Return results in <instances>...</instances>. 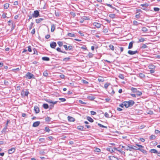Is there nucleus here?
Masks as SVG:
<instances>
[{
    "instance_id": "ddd939ff",
    "label": "nucleus",
    "mask_w": 160,
    "mask_h": 160,
    "mask_svg": "<svg viewBox=\"0 0 160 160\" xmlns=\"http://www.w3.org/2000/svg\"><path fill=\"white\" fill-rule=\"evenodd\" d=\"M113 149L114 150H116L117 151H118L122 155H124L125 154V152L124 151H122L121 149H120L119 150H118L116 148H113Z\"/></svg>"
},
{
    "instance_id": "e433bc0d",
    "label": "nucleus",
    "mask_w": 160,
    "mask_h": 160,
    "mask_svg": "<svg viewBox=\"0 0 160 160\" xmlns=\"http://www.w3.org/2000/svg\"><path fill=\"white\" fill-rule=\"evenodd\" d=\"M84 127L82 126H79L78 127V129L81 130H83Z\"/></svg>"
},
{
    "instance_id": "79ce46f5",
    "label": "nucleus",
    "mask_w": 160,
    "mask_h": 160,
    "mask_svg": "<svg viewBox=\"0 0 160 160\" xmlns=\"http://www.w3.org/2000/svg\"><path fill=\"white\" fill-rule=\"evenodd\" d=\"M136 95L138 96H141L142 94V93L141 92L139 91H137V92H136Z\"/></svg>"
},
{
    "instance_id": "e2e57ef3",
    "label": "nucleus",
    "mask_w": 160,
    "mask_h": 160,
    "mask_svg": "<svg viewBox=\"0 0 160 160\" xmlns=\"http://www.w3.org/2000/svg\"><path fill=\"white\" fill-rule=\"evenodd\" d=\"M79 102L80 103L82 104H86V102H83L82 100H79Z\"/></svg>"
},
{
    "instance_id": "f704fd0d",
    "label": "nucleus",
    "mask_w": 160,
    "mask_h": 160,
    "mask_svg": "<svg viewBox=\"0 0 160 160\" xmlns=\"http://www.w3.org/2000/svg\"><path fill=\"white\" fill-rule=\"evenodd\" d=\"M142 30L144 32H146L148 31V29L146 27H142Z\"/></svg>"
},
{
    "instance_id": "423d86ee",
    "label": "nucleus",
    "mask_w": 160,
    "mask_h": 160,
    "mask_svg": "<svg viewBox=\"0 0 160 160\" xmlns=\"http://www.w3.org/2000/svg\"><path fill=\"white\" fill-rule=\"evenodd\" d=\"M15 151V148H12L8 150V152L9 154H12Z\"/></svg>"
},
{
    "instance_id": "4c0bfd02",
    "label": "nucleus",
    "mask_w": 160,
    "mask_h": 160,
    "mask_svg": "<svg viewBox=\"0 0 160 160\" xmlns=\"http://www.w3.org/2000/svg\"><path fill=\"white\" fill-rule=\"evenodd\" d=\"M118 77L122 79H123L124 78L123 75L121 74H119Z\"/></svg>"
},
{
    "instance_id": "8fccbe9b",
    "label": "nucleus",
    "mask_w": 160,
    "mask_h": 160,
    "mask_svg": "<svg viewBox=\"0 0 160 160\" xmlns=\"http://www.w3.org/2000/svg\"><path fill=\"white\" fill-rule=\"evenodd\" d=\"M33 24V22H31L29 26V29L30 30L32 28V25Z\"/></svg>"
},
{
    "instance_id": "c85d7f7f",
    "label": "nucleus",
    "mask_w": 160,
    "mask_h": 160,
    "mask_svg": "<svg viewBox=\"0 0 160 160\" xmlns=\"http://www.w3.org/2000/svg\"><path fill=\"white\" fill-rule=\"evenodd\" d=\"M110 85V83H109L107 82L104 85V87L105 89H106L108 88V86Z\"/></svg>"
},
{
    "instance_id": "7c9ffc66",
    "label": "nucleus",
    "mask_w": 160,
    "mask_h": 160,
    "mask_svg": "<svg viewBox=\"0 0 160 160\" xmlns=\"http://www.w3.org/2000/svg\"><path fill=\"white\" fill-rule=\"evenodd\" d=\"M55 26L54 24H52L51 25V32H54L55 30Z\"/></svg>"
},
{
    "instance_id": "72a5a7b5",
    "label": "nucleus",
    "mask_w": 160,
    "mask_h": 160,
    "mask_svg": "<svg viewBox=\"0 0 160 160\" xmlns=\"http://www.w3.org/2000/svg\"><path fill=\"white\" fill-rule=\"evenodd\" d=\"M131 90L132 92H135V93H136V92H137V91L138 90L137 88L132 87L131 88Z\"/></svg>"
},
{
    "instance_id": "aec40b11",
    "label": "nucleus",
    "mask_w": 160,
    "mask_h": 160,
    "mask_svg": "<svg viewBox=\"0 0 160 160\" xmlns=\"http://www.w3.org/2000/svg\"><path fill=\"white\" fill-rule=\"evenodd\" d=\"M42 59L43 61H49L50 60V58L48 57H42Z\"/></svg>"
},
{
    "instance_id": "4be33fe9",
    "label": "nucleus",
    "mask_w": 160,
    "mask_h": 160,
    "mask_svg": "<svg viewBox=\"0 0 160 160\" xmlns=\"http://www.w3.org/2000/svg\"><path fill=\"white\" fill-rule=\"evenodd\" d=\"M138 75L141 78H142L145 77V75L142 73H139Z\"/></svg>"
},
{
    "instance_id": "338daca9",
    "label": "nucleus",
    "mask_w": 160,
    "mask_h": 160,
    "mask_svg": "<svg viewBox=\"0 0 160 160\" xmlns=\"http://www.w3.org/2000/svg\"><path fill=\"white\" fill-rule=\"evenodd\" d=\"M45 130L46 132H49L50 130L48 128L46 127L45 128Z\"/></svg>"
},
{
    "instance_id": "5fc2aeb1",
    "label": "nucleus",
    "mask_w": 160,
    "mask_h": 160,
    "mask_svg": "<svg viewBox=\"0 0 160 160\" xmlns=\"http://www.w3.org/2000/svg\"><path fill=\"white\" fill-rule=\"evenodd\" d=\"M107 150L111 152H113L115 150L114 149H113V148L112 149L110 148H107Z\"/></svg>"
},
{
    "instance_id": "9b49d317",
    "label": "nucleus",
    "mask_w": 160,
    "mask_h": 160,
    "mask_svg": "<svg viewBox=\"0 0 160 160\" xmlns=\"http://www.w3.org/2000/svg\"><path fill=\"white\" fill-rule=\"evenodd\" d=\"M40 122L39 121H37L33 123L32 126L34 127H36L38 126L40 124Z\"/></svg>"
},
{
    "instance_id": "49530a36",
    "label": "nucleus",
    "mask_w": 160,
    "mask_h": 160,
    "mask_svg": "<svg viewBox=\"0 0 160 160\" xmlns=\"http://www.w3.org/2000/svg\"><path fill=\"white\" fill-rule=\"evenodd\" d=\"M133 24L134 25H138L139 23H138V22L136 21H133Z\"/></svg>"
},
{
    "instance_id": "864d4df0",
    "label": "nucleus",
    "mask_w": 160,
    "mask_h": 160,
    "mask_svg": "<svg viewBox=\"0 0 160 160\" xmlns=\"http://www.w3.org/2000/svg\"><path fill=\"white\" fill-rule=\"evenodd\" d=\"M109 47L111 50H112V51L114 50V46L113 45L111 44L109 45Z\"/></svg>"
},
{
    "instance_id": "f8f14e48",
    "label": "nucleus",
    "mask_w": 160,
    "mask_h": 160,
    "mask_svg": "<svg viewBox=\"0 0 160 160\" xmlns=\"http://www.w3.org/2000/svg\"><path fill=\"white\" fill-rule=\"evenodd\" d=\"M138 149V150H139L142 152L143 153H144V154L146 155L147 154V151L143 149H142V148H138V149Z\"/></svg>"
},
{
    "instance_id": "dca6fc26",
    "label": "nucleus",
    "mask_w": 160,
    "mask_h": 160,
    "mask_svg": "<svg viewBox=\"0 0 160 160\" xmlns=\"http://www.w3.org/2000/svg\"><path fill=\"white\" fill-rule=\"evenodd\" d=\"M68 120L70 122H73L75 121V119L72 117L68 116Z\"/></svg>"
},
{
    "instance_id": "9d476101",
    "label": "nucleus",
    "mask_w": 160,
    "mask_h": 160,
    "mask_svg": "<svg viewBox=\"0 0 160 160\" xmlns=\"http://www.w3.org/2000/svg\"><path fill=\"white\" fill-rule=\"evenodd\" d=\"M34 110L36 113H38L40 112L39 108L37 106H34Z\"/></svg>"
},
{
    "instance_id": "cd10ccee",
    "label": "nucleus",
    "mask_w": 160,
    "mask_h": 160,
    "mask_svg": "<svg viewBox=\"0 0 160 160\" xmlns=\"http://www.w3.org/2000/svg\"><path fill=\"white\" fill-rule=\"evenodd\" d=\"M116 15L114 14H110L109 15V17L112 18H115Z\"/></svg>"
},
{
    "instance_id": "09e8293b",
    "label": "nucleus",
    "mask_w": 160,
    "mask_h": 160,
    "mask_svg": "<svg viewBox=\"0 0 160 160\" xmlns=\"http://www.w3.org/2000/svg\"><path fill=\"white\" fill-rule=\"evenodd\" d=\"M94 151L96 152H99L101 151V150L99 148H95Z\"/></svg>"
},
{
    "instance_id": "3c124183",
    "label": "nucleus",
    "mask_w": 160,
    "mask_h": 160,
    "mask_svg": "<svg viewBox=\"0 0 160 160\" xmlns=\"http://www.w3.org/2000/svg\"><path fill=\"white\" fill-rule=\"evenodd\" d=\"M153 9L155 12H158L159 11L160 8H158L155 7L153 8Z\"/></svg>"
},
{
    "instance_id": "7ed1b4c3",
    "label": "nucleus",
    "mask_w": 160,
    "mask_h": 160,
    "mask_svg": "<svg viewBox=\"0 0 160 160\" xmlns=\"http://www.w3.org/2000/svg\"><path fill=\"white\" fill-rule=\"evenodd\" d=\"M149 5V4L146 3L144 4H141L140 5V6H141L142 7L141 8L142 9L144 10H145L146 9V8H147V7H148Z\"/></svg>"
},
{
    "instance_id": "69168bd1",
    "label": "nucleus",
    "mask_w": 160,
    "mask_h": 160,
    "mask_svg": "<svg viewBox=\"0 0 160 160\" xmlns=\"http://www.w3.org/2000/svg\"><path fill=\"white\" fill-rule=\"evenodd\" d=\"M53 139V138L52 136H50V137H48L47 138V139L48 140V139H49L50 140H52Z\"/></svg>"
},
{
    "instance_id": "774afa93",
    "label": "nucleus",
    "mask_w": 160,
    "mask_h": 160,
    "mask_svg": "<svg viewBox=\"0 0 160 160\" xmlns=\"http://www.w3.org/2000/svg\"><path fill=\"white\" fill-rule=\"evenodd\" d=\"M104 115H105V117L106 118H108L109 117L108 114L107 112L105 113L104 114Z\"/></svg>"
},
{
    "instance_id": "13d9d810",
    "label": "nucleus",
    "mask_w": 160,
    "mask_h": 160,
    "mask_svg": "<svg viewBox=\"0 0 160 160\" xmlns=\"http://www.w3.org/2000/svg\"><path fill=\"white\" fill-rule=\"evenodd\" d=\"M33 51H34V52L33 53V54H38V52L36 50V49L35 48H34L33 49Z\"/></svg>"
},
{
    "instance_id": "0e129e2a",
    "label": "nucleus",
    "mask_w": 160,
    "mask_h": 160,
    "mask_svg": "<svg viewBox=\"0 0 160 160\" xmlns=\"http://www.w3.org/2000/svg\"><path fill=\"white\" fill-rule=\"evenodd\" d=\"M72 46H69L68 47V49L69 50H71L72 49Z\"/></svg>"
},
{
    "instance_id": "a19ab883",
    "label": "nucleus",
    "mask_w": 160,
    "mask_h": 160,
    "mask_svg": "<svg viewBox=\"0 0 160 160\" xmlns=\"http://www.w3.org/2000/svg\"><path fill=\"white\" fill-rule=\"evenodd\" d=\"M148 47L146 44H144L142 45V46L140 47L141 48L145 49L147 48Z\"/></svg>"
},
{
    "instance_id": "0eeeda50",
    "label": "nucleus",
    "mask_w": 160,
    "mask_h": 160,
    "mask_svg": "<svg viewBox=\"0 0 160 160\" xmlns=\"http://www.w3.org/2000/svg\"><path fill=\"white\" fill-rule=\"evenodd\" d=\"M93 25L98 28H99L101 27V24L97 22H94L93 23Z\"/></svg>"
},
{
    "instance_id": "58836bf2",
    "label": "nucleus",
    "mask_w": 160,
    "mask_h": 160,
    "mask_svg": "<svg viewBox=\"0 0 160 160\" xmlns=\"http://www.w3.org/2000/svg\"><path fill=\"white\" fill-rule=\"evenodd\" d=\"M7 127L5 126L3 129L2 131V133L4 132L5 133L6 132L7 129Z\"/></svg>"
},
{
    "instance_id": "b1692460",
    "label": "nucleus",
    "mask_w": 160,
    "mask_h": 160,
    "mask_svg": "<svg viewBox=\"0 0 160 160\" xmlns=\"http://www.w3.org/2000/svg\"><path fill=\"white\" fill-rule=\"evenodd\" d=\"M67 35L71 37H75V35L74 34L70 33H68Z\"/></svg>"
},
{
    "instance_id": "37998d69",
    "label": "nucleus",
    "mask_w": 160,
    "mask_h": 160,
    "mask_svg": "<svg viewBox=\"0 0 160 160\" xmlns=\"http://www.w3.org/2000/svg\"><path fill=\"white\" fill-rule=\"evenodd\" d=\"M156 138V137L154 135H152L150 137V139L151 140L154 139Z\"/></svg>"
},
{
    "instance_id": "052dcab7",
    "label": "nucleus",
    "mask_w": 160,
    "mask_h": 160,
    "mask_svg": "<svg viewBox=\"0 0 160 160\" xmlns=\"http://www.w3.org/2000/svg\"><path fill=\"white\" fill-rule=\"evenodd\" d=\"M98 125L99 126V127H101V128H107L105 126H104V125L100 124V123H98Z\"/></svg>"
},
{
    "instance_id": "de8ad7c7",
    "label": "nucleus",
    "mask_w": 160,
    "mask_h": 160,
    "mask_svg": "<svg viewBox=\"0 0 160 160\" xmlns=\"http://www.w3.org/2000/svg\"><path fill=\"white\" fill-rule=\"evenodd\" d=\"M70 58L69 57L65 58L63 59V61H68L70 60Z\"/></svg>"
},
{
    "instance_id": "473e14b6",
    "label": "nucleus",
    "mask_w": 160,
    "mask_h": 160,
    "mask_svg": "<svg viewBox=\"0 0 160 160\" xmlns=\"http://www.w3.org/2000/svg\"><path fill=\"white\" fill-rule=\"evenodd\" d=\"M9 4L8 3H5L4 5V7L5 9H7L9 7Z\"/></svg>"
},
{
    "instance_id": "4468645a",
    "label": "nucleus",
    "mask_w": 160,
    "mask_h": 160,
    "mask_svg": "<svg viewBox=\"0 0 160 160\" xmlns=\"http://www.w3.org/2000/svg\"><path fill=\"white\" fill-rule=\"evenodd\" d=\"M134 42V41H132V42H130L128 46V49H130L132 48L133 44Z\"/></svg>"
},
{
    "instance_id": "a18cd8bd",
    "label": "nucleus",
    "mask_w": 160,
    "mask_h": 160,
    "mask_svg": "<svg viewBox=\"0 0 160 160\" xmlns=\"http://www.w3.org/2000/svg\"><path fill=\"white\" fill-rule=\"evenodd\" d=\"M88 57L89 58H91L93 56V54L91 52H89L88 54Z\"/></svg>"
},
{
    "instance_id": "6e6552de",
    "label": "nucleus",
    "mask_w": 160,
    "mask_h": 160,
    "mask_svg": "<svg viewBox=\"0 0 160 160\" xmlns=\"http://www.w3.org/2000/svg\"><path fill=\"white\" fill-rule=\"evenodd\" d=\"M134 149V147H133V146H132L130 145L128 146L127 147V148H125V150H129L130 151H131L132 149Z\"/></svg>"
},
{
    "instance_id": "2eb2a0df",
    "label": "nucleus",
    "mask_w": 160,
    "mask_h": 160,
    "mask_svg": "<svg viewBox=\"0 0 160 160\" xmlns=\"http://www.w3.org/2000/svg\"><path fill=\"white\" fill-rule=\"evenodd\" d=\"M109 158L110 160H118V158L114 156H110L109 157Z\"/></svg>"
},
{
    "instance_id": "bf43d9fd",
    "label": "nucleus",
    "mask_w": 160,
    "mask_h": 160,
    "mask_svg": "<svg viewBox=\"0 0 160 160\" xmlns=\"http://www.w3.org/2000/svg\"><path fill=\"white\" fill-rule=\"evenodd\" d=\"M82 82L86 84H88V81L84 80H82Z\"/></svg>"
},
{
    "instance_id": "5701e85b",
    "label": "nucleus",
    "mask_w": 160,
    "mask_h": 160,
    "mask_svg": "<svg viewBox=\"0 0 160 160\" xmlns=\"http://www.w3.org/2000/svg\"><path fill=\"white\" fill-rule=\"evenodd\" d=\"M44 19L42 18H40L36 20V22L37 23H40L42 20Z\"/></svg>"
},
{
    "instance_id": "f03ea898",
    "label": "nucleus",
    "mask_w": 160,
    "mask_h": 160,
    "mask_svg": "<svg viewBox=\"0 0 160 160\" xmlns=\"http://www.w3.org/2000/svg\"><path fill=\"white\" fill-rule=\"evenodd\" d=\"M33 16L35 18H37L39 16V13L38 10H35L34 11L33 13L32 14Z\"/></svg>"
},
{
    "instance_id": "6e6d98bb",
    "label": "nucleus",
    "mask_w": 160,
    "mask_h": 160,
    "mask_svg": "<svg viewBox=\"0 0 160 160\" xmlns=\"http://www.w3.org/2000/svg\"><path fill=\"white\" fill-rule=\"evenodd\" d=\"M28 16L29 17V19H28V21H29L31 19L33 16L32 14L31 15V14L30 15L29 14Z\"/></svg>"
},
{
    "instance_id": "680f3d73",
    "label": "nucleus",
    "mask_w": 160,
    "mask_h": 160,
    "mask_svg": "<svg viewBox=\"0 0 160 160\" xmlns=\"http://www.w3.org/2000/svg\"><path fill=\"white\" fill-rule=\"evenodd\" d=\"M28 51L30 52H32V49H31V47L30 46H28Z\"/></svg>"
},
{
    "instance_id": "39448f33",
    "label": "nucleus",
    "mask_w": 160,
    "mask_h": 160,
    "mask_svg": "<svg viewBox=\"0 0 160 160\" xmlns=\"http://www.w3.org/2000/svg\"><path fill=\"white\" fill-rule=\"evenodd\" d=\"M57 46V44L56 42H53L50 44V46L52 48H55Z\"/></svg>"
},
{
    "instance_id": "a211bd4d",
    "label": "nucleus",
    "mask_w": 160,
    "mask_h": 160,
    "mask_svg": "<svg viewBox=\"0 0 160 160\" xmlns=\"http://www.w3.org/2000/svg\"><path fill=\"white\" fill-rule=\"evenodd\" d=\"M149 68L151 69H154L155 68V66L152 64H151L148 66Z\"/></svg>"
},
{
    "instance_id": "c9c22d12",
    "label": "nucleus",
    "mask_w": 160,
    "mask_h": 160,
    "mask_svg": "<svg viewBox=\"0 0 160 160\" xmlns=\"http://www.w3.org/2000/svg\"><path fill=\"white\" fill-rule=\"evenodd\" d=\"M43 75L45 77H47L48 75V74L47 71H45L43 73Z\"/></svg>"
},
{
    "instance_id": "20e7f679",
    "label": "nucleus",
    "mask_w": 160,
    "mask_h": 160,
    "mask_svg": "<svg viewBox=\"0 0 160 160\" xmlns=\"http://www.w3.org/2000/svg\"><path fill=\"white\" fill-rule=\"evenodd\" d=\"M128 54L131 55H132L135 54L137 53H138V52L137 50L134 51H132L131 50H129L128 51Z\"/></svg>"
},
{
    "instance_id": "4d7b16f0",
    "label": "nucleus",
    "mask_w": 160,
    "mask_h": 160,
    "mask_svg": "<svg viewBox=\"0 0 160 160\" xmlns=\"http://www.w3.org/2000/svg\"><path fill=\"white\" fill-rule=\"evenodd\" d=\"M106 5L107 6L110 7L111 8H112L113 9L115 8L114 7H113L111 4L107 3V4H106Z\"/></svg>"
},
{
    "instance_id": "c756f323",
    "label": "nucleus",
    "mask_w": 160,
    "mask_h": 160,
    "mask_svg": "<svg viewBox=\"0 0 160 160\" xmlns=\"http://www.w3.org/2000/svg\"><path fill=\"white\" fill-rule=\"evenodd\" d=\"M145 41V39L143 38H141L139 39V41L138 42L139 43V42H143Z\"/></svg>"
},
{
    "instance_id": "f257e3e1",
    "label": "nucleus",
    "mask_w": 160,
    "mask_h": 160,
    "mask_svg": "<svg viewBox=\"0 0 160 160\" xmlns=\"http://www.w3.org/2000/svg\"><path fill=\"white\" fill-rule=\"evenodd\" d=\"M26 76V78L29 79L35 78L34 76L32 74L29 72L27 73Z\"/></svg>"
},
{
    "instance_id": "a878e982",
    "label": "nucleus",
    "mask_w": 160,
    "mask_h": 160,
    "mask_svg": "<svg viewBox=\"0 0 160 160\" xmlns=\"http://www.w3.org/2000/svg\"><path fill=\"white\" fill-rule=\"evenodd\" d=\"M87 119L88 121L91 122H93V119L92 118L89 116L87 117Z\"/></svg>"
},
{
    "instance_id": "393cba45",
    "label": "nucleus",
    "mask_w": 160,
    "mask_h": 160,
    "mask_svg": "<svg viewBox=\"0 0 160 160\" xmlns=\"http://www.w3.org/2000/svg\"><path fill=\"white\" fill-rule=\"evenodd\" d=\"M123 104H124V106H125V107L126 108H128L129 107V106H128V101H125V102H123Z\"/></svg>"
},
{
    "instance_id": "bb28decb",
    "label": "nucleus",
    "mask_w": 160,
    "mask_h": 160,
    "mask_svg": "<svg viewBox=\"0 0 160 160\" xmlns=\"http://www.w3.org/2000/svg\"><path fill=\"white\" fill-rule=\"evenodd\" d=\"M43 108L45 109H47L49 108L48 105L46 103H44L43 105Z\"/></svg>"
},
{
    "instance_id": "ea45409f",
    "label": "nucleus",
    "mask_w": 160,
    "mask_h": 160,
    "mask_svg": "<svg viewBox=\"0 0 160 160\" xmlns=\"http://www.w3.org/2000/svg\"><path fill=\"white\" fill-rule=\"evenodd\" d=\"M135 16V18H138L140 17V13L138 12H137Z\"/></svg>"
},
{
    "instance_id": "2f4dec72",
    "label": "nucleus",
    "mask_w": 160,
    "mask_h": 160,
    "mask_svg": "<svg viewBox=\"0 0 160 160\" xmlns=\"http://www.w3.org/2000/svg\"><path fill=\"white\" fill-rule=\"evenodd\" d=\"M51 119L50 117H48L45 118V120L46 122H49L51 121Z\"/></svg>"
},
{
    "instance_id": "6ab92c4d",
    "label": "nucleus",
    "mask_w": 160,
    "mask_h": 160,
    "mask_svg": "<svg viewBox=\"0 0 160 160\" xmlns=\"http://www.w3.org/2000/svg\"><path fill=\"white\" fill-rule=\"evenodd\" d=\"M149 152L152 153H158V151L157 150H156V149H151L150 151H149Z\"/></svg>"
},
{
    "instance_id": "1a4fd4ad",
    "label": "nucleus",
    "mask_w": 160,
    "mask_h": 160,
    "mask_svg": "<svg viewBox=\"0 0 160 160\" xmlns=\"http://www.w3.org/2000/svg\"><path fill=\"white\" fill-rule=\"evenodd\" d=\"M128 106H129V107L132 106L135 103V102L134 101L131 100H129V101H128Z\"/></svg>"
},
{
    "instance_id": "412c9836",
    "label": "nucleus",
    "mask_w": 160,
    "mask_h": 160,
    "mask_svg": "<svg viewBox=\"0 0 160 160\" xmlns=\"http://www.w3.org/2000/svg\"><path fill=\"white\" fill-rule=\"evenodd\" d=\"M87 98L91 100H93L95 98V97L92 95L88 96Z\"/></svg>"
},
{
    "instance_id": "c03bdc74",
    "label": "nucleus",
    "mask_w": 160,
    "mask_h": 160,
    "mask_svg": "<svg viewBox=\"0 0 160 160\" xmlns=\"http://www.w3.org/2000/svg\"><path fill=\"white\" fill-rule=\"evenodd\" d=\"M57 43L60 47H61V46H62L63 45V43L62 42H60V41L58 42H57Z\"/></svg>"
},
{
    "instance_id": "f3484780",
    "label": "nucleus",
    "mask_w": 160,
    "mask_h": 160,
    "mask_svg": "<svg viewBox=\"0 0 160 160\" xmlns=\"http://www.w3.org/2000/svg\"><path fill=\"white\" fill-rule=\"evenodd\" d=\"M23 93H24V95L26 96H28V95L29 93V92L28 91H26L25 92H24V91H22V95Z\"/></svg>"
},
{
    "instance_id": "603ef678",
    "label": "nucleus",
    "mask_w": 160,
    "mask_h": 160,
    "mask_svg": "<svg viewBox=\"0 0 160 160\" xmlns=\"http://www.w3.org/2000/svg\"><path fill=\"white\" fill-rule=\"evenodd\" d=\"M59 99L61 100L62 102H64L66 101V99L65 98H59Z\"/></svg>"
}]
</instances>
